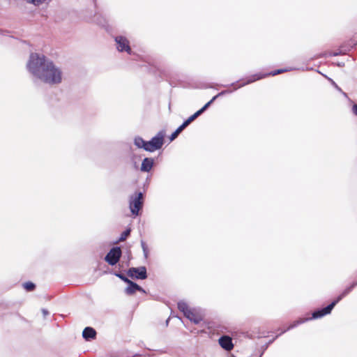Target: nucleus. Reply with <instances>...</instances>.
Listing matches in <instances>:
<instances>
[{
    "label": "nucleus",
    "mask_w": 357,
    "mask_h": 357,
    "mask_svg": "<svg viewBox=\"0 0 357 357\" xmlns=\"http://www.w3.org/2000/svg\"><path fill=\"white\" fill-rule=\"evenodd\" d=\"M26 68L33 77L46 84H58L62 81L61 70L43 54L31 53Z\"/></svg>",
    "instance_id": "1"
},
{
    "label": "nucleus",
    "mask_w": 357,
    "mask_h": 357,
    "mask_svg": "<svg viewBox=\"0 0 357 357\" xmlns=\"http://www.w3.org/2000/svg\"><path fill=\"white\" fill-rule=\"evenodd\" d=\"M352 290H353L352 287L349 286V287H347L342 291V293L340 295H339L337 297V298L335 301H333L331 304H329L328 305H327L326 307H325L324 308L314 310L312 313V316L311 318H307V319H301L299 320L295 321L287 329L282 331L280 332V333L279 334V335L285 333L288 330L295 328L298 325L303 324L307 320H310L312 319H319V318H321L326 314H330L332 310L333 309V307L336 305V304L337 303H339L344 296H346L347 294H349Z\"/></svg>",
    "instance_id": "2"
},
{
    "label": "nucleus",
    "mask_w": 357,
    "mask_h": 357,
    "mask_svg": "<svg viewBox=\"0 0 357 357\" xmlns=\"http://www.w3.org/2000/svg\"><path fill=\"white\" fill-rule=\"evenodd\" d=\"M143 206V193L136 192L130 197L129 208L133 215H138L139 210Z\"/></svg>",
    "instance_id": "3"
},
{
    "label": "nucleus",
    "mask_w": 357,
    "mask_h": 357,
    "mask_svg": "<svg viewBox=\"0 0 357 357\" xmlns=\"http://www.w3.org/2000/svg\"><path fill=\"white\" fill-rule=\"evenodd\" d=\"M165 136V130L159 131L155 136L146 142V151L153 152L155 150L160 149L164 144Z\"/></svg>",
    "instance_id": "4"
},
{
    "label": "nucleus",
    "mask_w": 357,
    "mask_h": 357,
    "mask_svg": "<svg viewBox=\"0 0 357 357\" xmlns=\"http://www.w3.org/2000/svg\"><path fill=\"white\" fill-rule=\"evenodd\" d=\"M287 71V69H279V70H274V71H272L268 74H261V73H259V74H255V75H252L251 76H250L249 77L247 78V80L246 82H243L242 84H239L238 86H236L234 89H237L238 88H241L243 86H245L248 84H250V83H252L257 80H259V79H261L264 77H265L267 75H273V76H275V75H277L278 74H280L282 73H284V72H286Z\"/></svg>",
    "instance_id": "5"
},
{
    "label": "nucleus",
    "mask_w": 357,
    "mask_h": 357,
    "mask_svg": "<svg viewBox=\"0 0 357 357\" xmlns=\"http://www.w3.org/2000/svg\"><path fill=\"white\" fill-rule=\"evenodd\" d=\"M122 255V251L120 247H113L105 257V260L111 266L116 265Z\"/></svg>",
    "instance_id": "6"
},
{
    "label": "nucleus",
    "mask_w": 357,
    "mask_h": 357,
    "mask_svg": "<svg viewBox=\"0 0 357 357\" xmlns=\"http://www.w3.org/2000/svg\"><path fill=\"white\" fill-rule=\"evenodd\" d=\"M229 91H222L215 96L210 101H208L206 104H205L200 109L197 111L194 114L190 116L187 120H185L190 124L194 120H195L198 116H199L202 113H204L207 108L213 102V101L218 97L229 93Z\"/></svg>",
    "instance_id": "7"
},
{
    "label": "nucleus",
    "mask_w": 357,
    "mask_h": 357,
    "mask_svg": "<svg viewBox=\"0 0 357 357\" xmlns=\"http://www.w3.org/2000/svg\"><path fill=\"white\" fill-rule=\"evenodd\" d=\"M229 91H222L215 96L210 101H208L206 104H205L200 109L197 111L194 114L190 116L187 120H185L190 124L194 120H195L198 116H199L202 113H204L207 108L213 102V101L218 97L229 93Z\"/></svg>",
    "instance_id": "8"
},
{
    "label": "nucleus",
    "mask_w": 357,
    "mask_h": 357,
    "mask_svg": "<svg viewBox=\"0 0 357 357\" xmlns=\"http://www.w3.org/2000/svg\"><path fill=\"white\" fill-rule=\"evenodd\" d=\"M127 273L129 277L137 280H145L147 278V272L145 266L130 268L128 269Z\"/></svg>",
    "instance_id": "9"
},
{
    "label": "nucleus",
    "mask_w": 357,
    "mask_h": 357,
    "mask_svg": "<svg viewBox=\"0 0 357 357\" xmlns=\"http://www.w3.org/2000/svg\"><path fill=\"white\" fill-rule=\"evenodd\" d=\"M116 43V48L119 52H126L129 54H131V48L130 47V43L128 40L122 36H118L115 38Z\"/></svg>",
    "instance_id": "10"
},
{
    "label": "nucleus",
    "mask_w": 357,
    "mask_h": 357,
    "mask_svg": "<svg viewBox=\"0 0 357 357\" xmlns=\"http://www.w3.org/2000/svg\"><path fill=\"white\" fill-rule=\"evenodd\" d=\"M219 344L226 351H230L234 347L231 338L227 335L222 336L219 339Z\"/></svg>",
    "instance_id": "11"
},
{
    "label": "nucleus",
    "mask_w": 357,
    "mask_h": 357,
    "mask_svg": "<svg viewBox=\"0 0 357 357\" xmlns=\"http://www.w3.org/2000/svg\"><path fill=\"white\" fill-rule=\"evenodd\" d=\"M184 316L196 324H199L202 320V315L197 313L194 309H190L188 312H185Z\"/></svg>",
    "instance_id": "12"
},
{
    "label": "nucleus",
    "mask_w": 357,
    "mask_h": 357,
    "mask_svg": "<svg viewBox=\"0 0 357 357\" xmlns=\"http://www.w3.org/2000/svg\"><path fill=\"white\" fill-rule=\"evenodd\" d=\"M154 165V159L152 158H145L142 162L140 170L143 172H149Z\"/></svg>",
    "instance_id": "13"
},
{
    "label": "nucleus",
    "mask_w": 357,
    "mask_h": 357,
    "mask_svg": "<svg viewBox=\"0 0 357 357\" xmlns=\"http://www.w3.org/2000/svg\"><path fill=\"white\" fill-rule=\"evenodd\" d=\"M82 336L86 340L95 339L96 331L91 327H86L82 332Z\"/></svg>",
    "instance_id": "14"
},
{
    "label": "nucleus",
    "mask_w": 357,
    "mask_h": 357,
    "mask_svg": "<svg viewBox=\"0 0 357 357\" xmlns=\"http://www.w3.org/2000/svg\"><path fill=\"white\" fill-rule=\"evenodd\" d=\"M128 286L126 288L125 292L128 295H132L137 291V289H139V285H138L137 283L132 282L130 280L128 283Z\"/></svg>",
    "instance_id": "15"
},
{
    "label": "nucleus",
    "mask_w": 357,
    "mask_h": 357,
    "mask_svg": "<svg viewBox=\"0 0 357 357\" xmlns=\"http://www.w3.org/2000/svg\"><path fill=\"white\" fill-rule=\"evenodd\" d=\"M146 142L147 141L144 140L141 137H136L134 139L135 145L139 149H143L146 151Z\"/></svg>",
    "instance_id": "16"
},
{
    "label": "nucleus",
    "mask_w": 357,
    "mask_h": 357,
    "mask_svg": "<svg viewBox=\"0 0 357 357\" xmlns=\"http://www.w3.org/2000/svg\"><path fill=\"white\" fill-rule=\"evenodd\" d=\"M178 308L183 313L184 315L185 314V312H188V311L190 310L188 304L184 301H179L178 303Z\"/></svg>",
    "instance_id": "17"
},
{
    "label": "nucleus",
    "mask_w": 357,
    "mask_h": 357,
    "mask_svg": "<svg viewBox=\"0 0 357 357\" xmlns=\"http://www.w3.org/2000/svg\"><path fill=\"white\" fill-rule=\"evenodd\" d=\"M24 1L28 4L38 7V6L44 4L47 0H24Z\"/></svg>",
    "instance_id": "18"
},
{
    "label": "nucleus",
    "mask_w": 357,
    "mask_h": 357,
    "mask_svg": "<svg viewBox=\"0 0 357 357\" xmlns=\"http://www.w3.org/2000/svg\"><path fill=\"white\" fill-rule=\"evenodd\" d=\"M23 287L26 291H31L34 290L36 285L31 282H27L23 284Z\"/></svg>",
    "instance_id": "19"
},
{
    "label": "nucleus",
    "mask_w": 357,
    "mask_h": 357,
    "mask_svg": "<svg viewBox=\"0 0 357 357\" xmlns=\"http://www.w3.org/2000/svg\"><path fill=\"white\" fill-rule=\"evenodd\" d=\"M130 229H128L126 230H125L121 234V236L119 239V241H125L127 237L130 235Z\"/></svg>",
    "instance_id": "20"
},
{
    "label": "nucleus",
    "mask_w": 357,
    "mask_h": 357,
    "mask_svg": "<svg viewBox=\"0 0 357 357\" xmlns=\"http://www.w3.org/2000/svg\"><path fill=\"white\" fill-rule=\"evenodd\" d=\"M141 246L143 250L144 257L147 258L149 255V250L146 243L144 241H141Z\"/></svg>",
    "instance_id": "21"
},
{
    "label": "nucleus",
    "mask_w": 357,
    "mask_h": 357,
    "mask_svg": "<svg viewBox=\"0 0 357 357\" xmlns=\"http://www.w3.org/2000/svg\"><path fill=\"white\" fill-rule=\"evenodd\" d=\"M114 275L118 277L119 278H120L121 280H122L123 282H125L126 283H128L130 280H129L127 277H126L122 273H114Z\"/></svg>",
    "instance_id": "22"
},
{
    "label": "nucleus",
    "mask_w": 357,
    "mask_h": 357,
    "mask_svg": "<svg viewBox=\"0 0 357 357\" xmlns=\"http://www.w3.org/2000/svg\"><path fill=\"white\" fill-rule=\"evenodd\" d=\"M182 131L180 130V129L178 128L170 136L169 139L170 141H173L175 139L177 136Z\"/></svg>",
    "instance_id": "23"
},
{
    "label": "nucleus",
    "mask_w": 357,
    "mask_h": 357,
    "mask_svg": "<svg viewBox=\"0 0 357 357\" xmlns=\"http://www.w3.org/2000/svg\"><path fill=\"white\" fill-rule=\"evenodd\" d=\"M189 125L188 122L185 121L178 128L180 130L183 131Z\"/></svg>",
    "instance_id": "24"
},
{
    "label": "nucleus",
    "mask_w": 357,
    "mask_h": 357,
    "mask_svg": "<svg viewBox=\"0 0 357 357\" xmlns=\"http://www.w3.org/2000/svg\"><path fill=\"white\" fill-rule=\"evenodd\" d=\"M42 313H43L44 317H45L47 315L49 314V312L46 309H42Z\"/></svg>",
    "instance_id": "25"
},
{
    "label": "nucleus",
    "mask_w": 357,
    "mask_h": 357,
    "mask_svg": "<svg viewBox=\"0 0 357 357\" xmlns=\"http://www.w3.org/2000/svg\"><path fill=\"white\" fill-rule=\"evenodd\" d=\"M352 111L355 115L357 116V105H354L352 107Z\"/></svg>",
    "instance_id": "26"
},
{
    "label": "nucleus",
    "mask_w": 357,
    "mask_h": 357,
    "mask_svg": "<svg viewBox=\"0 0 357 357\" xmlns=\"http://www.w3.org/2000/svg\"><path fill=\"white\" fill-rule=\"evenodd\" d=\"M332 84L340 91H342L341 89L336 84L335 82H333L332 79H331Z\"/></svg>",
    "instance_id": "27"
},
{
    "label": "nucleus",
    "mask_w": 357,
    "mask_h": 357,
    "mask_svg": "<svg viewBox=\"0 0 357 357\" xmlns=\"http://www.w3.org/2000/svg\"><path fill=\"white\" fill-rule=\"evenodd\" d=\"M340 54H341V52H334L331 53L330 56H335L340 55Z\"/></svg>",
    "instance_id": "28"
},
{
    "label": "nucleus",
    "mask_w": 357,
    "mask_h": 357,
    "mask_svg": "<svg viewBox=\"0 0 357 357\" xmlns=\"http://www.w3.org/2000/svg\"><path fill=\"white\" fill-rule=\"evenodd\" d=\"M356 285H357V281H356V282H353V283L350 285V287H352V289H354Z\"/></svg>",
    "instance_id": "29"
},
{
    "label": "nucleus",
    "mask_w": 357,
    "mask_h": 357,
    "mask_svg": "<svg viewBox=\"0 0 357 357\" xmlns=\"http://www.w3.org/2000/svg\"><path fill=\"white\" fill-rule=\"evenodd\" d=\"M139 289H137V291H141V292L145 293V290H144L142 287H141L140 286H139Z\"/></svg>",
    "instance_id": "30"
},
{
    "label": "nucleus",
    "mask_w": 357,
    "mask_h": 357,
    "mask_svg": "<svg viewBox=\"0 0 357 357\" xmlns=\"http://www.w3.org/2000/svg\"><path fill=\"white\" fill-rule=\"evenodd\" d=\"M236 83H237V82L232 83V84H231V86H236Z\"/></svg>",
    "instance_id": "31"
},
{
    "label": "nucleus",
    "mask_w": 357,
    "mask_h": 357,
    "mask_svg": "<svg viewBox=\"0 0 357 357\" xmlns=\"http://www.w3.org/2000/svg\"><path fill=\"white\" fill-rule=\"evenodd\" d=\"M274 340H275V339H273V340H271V341L269 342V344H270V343H272V342L274 341Z\"/></svg>",
    "instance_id": "32"
},
{
    "label": "nucleus",
    "mask_w": 357,
    "mask_h": 357,
    "mask_svg": "<svg viewBox=\"0 0 357 357\" xmlns=\"http://www.w3.org/2000/svg\"><path fill=\"white\" fill-rule=\"evenodd\" d=\"M259 357H261V356H259Z\"/></svg>",
    "instance_id": "33"
}]
</instances>
